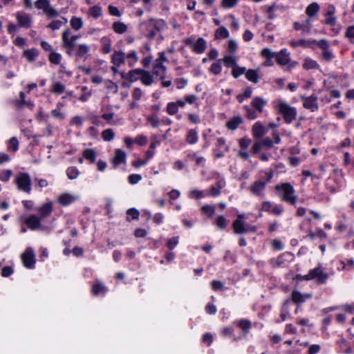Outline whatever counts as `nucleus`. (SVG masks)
I'll return each instance as SVG.
<instances>
[{
    "mask_svg": "<svg viewBox=\"0 0 354 354\" xmlns=\"http://www.w3.org/2000/svg\"><path fill=\"white\" fill-rule=\"evenodd\" d=\"M146 28V36L149 39H153L158 32L164 29L166 24L161 19H149L142 24Z\"/></svg>",
    "mask_w": 354,
    "mask_h": 354,
    "instance_id": "f257e3e1",
    "label": "nucleus"
},
{
    "mask_svg": "<svg viewBox=\"0 0 354 354\" xmlns=\"http://www.w3.org/2000/svg\"><path fill=\"white\" fill-rule=\"evenodd\" d=\"M277 190H281L283 195L281 199L286 202H288L292 205H295L297 201V196L295 195V189L293 187L288 183L278 185L275 187Z\"/></svg>",
    "mask_w": 354,
    "mask_h": 354,
    "instance_id": "f03ea898",
    "label": "nucleus"
},
{
    "mask_svg": "<svg viewBox=\"0 0 354 354\" xmlns=\"http://www.w3.org/2000/svg\"><path fill=\"white\" fill-rule=\"evenodd\" d=\"M278 109L279 113L283 115L286 122L290 124L296 118V110L290 106L288 104L280 102L279 103Z\"/></svg>",
    "mask_w": 354,
    "mask_h": 354,
    "instance_id": "7ed1b4c3",
    "label": "nucleus"
},
{
    "mask_svg": "<svg viewBox=\"0 0 354 354\" xmlns=\"http://www.w3.org/2000/svg\"><path fill=\"white\" fill-rule=\"evenodd\" d=\"M17 188L26 193L31 190V179L27 173H19L15 178Z\"/></svg>",
    "mask_w": 354,
    "mask_h": 354,
    "instance_id": "20e7f679",
    "label": "nucleus"
},
{
    "mask_svg": "<svg viewBox=\"0 0 354 354\" xmlns=\"http://www.w3.org/2000/svg\"><path fill=\"white\" fill-rule=\"evenodd\" d=\"M35 6L37 9L42 10L44 14L49 18L57 17L59 15V12L50 6L49 0H37Z\"/></svg>",
    "mask_w": 354,
    "mask_h": 354,
    "instance_id": "39448f33",
    "label": "nucleus"
},
{
    "mask_svg": "<svg viewBox=\"0 0 354 354\" xmlns=\"http://www.w3.org/2000/svg\"><path fill=\"white\" fill-rule=\"evenodd\" d=\"M70 35L71 31L69 30H66L62 33L63 47L66 50L68 55H71L75 46L76 40L80 37L78 35H73L71 37Z\"/></svg>",
    "mask_w": 354,
    "mask_h": 354,
    "instance_id": "423d86ee",
    "label": "nucleus"
},
{
    "mask_svg": "<svg viewBox=\"0 0 354 354\" xmlns=\"http://www.w3.org/2000/svg\"><path fill=\"white\" fill-rule=\"evenodd\" d=\"M306 281L317 279L319 283H324L328 279V274L324 273V272L319 268L310 270L306 277H305Z\"/></svg>",
    "mask_w": 354,
    "mask_h": 354,
    "instance_id": "0eeeda50",
    "label": "nucleus"
},
{
    "mask_svg": "<svg viewBox=\"0 0 354 354\" xmlns=\"http://www.w3.org/2000/svg\"><path fill=\"white\" fill-rule=\"evenodd\" d=\"M16 19L20 27L29 28L32 24V17L23 11L17 12L15 14Z\"/></svg>",
    "mask_w": 354,
    "mask_h": 354,
    "instance_id": "6e6552de",
    "label": "nucleus"
},
{
    "mask_svg": "<svg viewBox=\"0 0 354 354\" xmlns=\"http://www.w3.org/2000/svg\"><path fill=\"white\" fill-rule=\"evenodd\" d=\"M21 259L25 267L32 268L35 263V254L32 250L30 248H27L21 254Z\"/></svg>",
    "mask_w": 354,
    "mask_h": 354,
    "instance_id": "1a4fd4ad",
    "label": "nucleus"
},
{
    "mask_svg": "<svg viewBox=\"0 0 354 354\" xmlns=\"http://www.w3.org/2000/svg\"><path fill=\"white\" fill-rule=\"evenodd\" d=\"M303 106L311 111H315L318 109L317 97L315 95H311L309 97L301 96Z\"/></svg>",
    "mask_w": 354,
    "mask_h": 354,
    "instance_id": "9d476101",
    "label": "nucleus"
},
{
    "mask_svg": "<svg viewBox=\"0 0 354 354\" xmlns=\"http://www.w3.org/2000/svg\"><path fill=\"white\" fill-rule=\"evenodd\" d=\"M232 227L235 234H243L249 231L254 232L256 230L254 227H246L245 222L241 219H236L233 223Z\"/></svg>",
    "mask_w": 354,
    "mask_h": 354,
    "instance_id": "9b49d317",
    "label": "nucleus"
},
{
    "mask_svg": "<svg viewBox=\"0 0 354 354\" xmlns=\"http://www.w3.org/2000/svg\"><path fill=\"white\" fill-rule=\"evenodd\" d=\"M312 297V295L309 293L301 294L299 291L293 290L292 292V300L296 304H301L306 299Z\"/></svg>",
    "mask_w": 354,
    "mask_h": 354,
    "instance_id": "f8f14e48",
    "label": "nucleus"
},
{
    "mask_svg": "<svg viewBox=\"0 0 354 354\" xmlns=\"http://www.w3.org/2000/svg\"><path fill=\"white\" fill-rule=\"evenodd\" d=\"M275 57L277 63L281 66L286 65L290 60L286 49H283L279 53H277Z\"/></svg>",
    "mask_w": 354,
    "mask_h": 354,
    "instance_id": "ddd939ff",
    "label": "nucleus"
},
{
    "mask_svg": "<svg viewBox=\"0 0 354 354\" xmlns=\"http://www.w3.org/2000/svg\"><path fill=\"white\" fill-rule=\"evenodd\" d=\"M166 67L162 64V63H160L159 61H155L153 68V73L156 76H158L160 79L163 80L165 77V75L166 73Z\"/></svg>",
    "mask_w": 354,
    "mask_h": 354,
    "instance_id": "4468645a",
    "label": "nucleus"
},
{
    "mask_svg": "<svg viewBox=\"0 0 354 354\" xmlns=\"http://www.w3.org/2000/svg\"><path fill=\"white\" fill-rule=\"evenodd\" d=\"M266 187V183L264 181L259 180L254 182L250 187V192L255 195H262L263 191Z\"/></svg>",
    "mask_w": 354,
    "mask_h": 354,
    "instance_id": "2eb2a0df",
    "label": "nucleus"
},
{
    "mask_svg": "<svg viewBox=\"0 0 354 354\" xmlns=\"http://www.w3.org/2000/svg\"><path fill=\"white\" fill-rule=\"evenodd\" d=\"M267 104V101L261 97H255L252 101V107L259 113L263 111V106Z\"/></svg>",
    "mask_w": 354,
    "mask_h": 354,
    "instance_id": "dca6fc26",
    "label": "nucleus"
},
{
    "mask_svg": "<svg viewBox=\"0 0 354 354\" xmlns=\"http://www.w3.org/2000/svg\"><path fill=\"white\" fill-rule=\"evenodd\" d=\"M266 133L265 127L260 123L256 122L252 127V133L254 137L260 138Z\"/></svg>",
    "mask_w": 354,
    "mask_h": 354,
    "instance_id": "f3484780",
    "label": "nucleus"
},
{
    "mask_svg": "<svg viewBox=\"0 0 354 354\" xmlns=\"http://www.w3.org/2000/svg\"><path fill=\"white\" fill-rule=\"evenodd\" d=\"M335 12L334 6H330L328 11L326 13V19L324 23L329 26H334L336 24V18L333 16Z\"/></svg>",
    "mask_w": 354,
    "mask_h": 354,
    "instance_id": "a211bd4d",
    "label": "nucleus"
},
{
    "mask_svg": "<svg viewBox=\"0 0 354 354\" xmlns=\"http://www.w3.org/2000/svg\"><path fill=\"white\" fill-rule=\"evenodd\" d=\"M41 220V218L32 215L27 218L26 223L31 230H35L39 227Z\"/></svg>",
    "mask_w": 354,
    "mask_h": 354,
    "instance_id": "6ab92c4d",
    "label": "nucleus"
},
{
    "mask_svg": "<svg viewBox=\"0 0 354 354\" xmlns=\"http://www.w3.org/2000/svg\"><path fill=\"white\" fill-rule=\"evenodd\" d=\"M303 68L306 70L319 69V64L314 59L306 57L303 63Z\"/></svg>",
    "mask_w": 354,
    "mask_h": 354,
    "instance_id": "aec40b11",
    "label": "nucleus"
},
{
    "mask_svg": "<svg viewBox=\"0 0 354 354\" xmlns=\"http://www.w3.org/2000/svg\"><path fill=\"white\" fill-rule=\"evenodd\" d=\"M126 159L125 153L121 149H117L115 151V156L113 158L114 167H116L120 164L124 163Z\"/></svg>",
    "mask_w": 354,
    "mask_h": 354,
    "instance_id": "412c9836",
    "label": "nucleus"
},
{
    "mask_svg": "<svg viewBox=\"0 0 354 354\" xmlns=\"http://www.w3.org/2000/svg\"><path fill=\"white\" fill-rule=\"evenodd\" d=\"M206 46V41L202 37H200L194 44L193 50L196 53H202L205 51Z\"/></svg>",
    "mask_w": 354,
    "mask_h": 354,
    "instance_id": "4be33fe9",
    "label": "nucleus"
},
{
    "mask_svg": "<svg viewBox=\"0 0 354 354\" xmlns=\"http://www.w3.org/2000/svg\"><path fill=\"white\" fill-rule=\"evenodd\" d=\"M52 209H53V207H52V204L50 203H46L44 204L43 205H41L39 208V212L41 214L40 218L41 219H43L45 217H46L47 216H48L51 213Z\"/></svg>",
    "mask_w": 354,
    "mask_h": 354,
    "instance_id": "5701e85b",
    "label": "nucleus"
},
{
    "mask_svg": "<svg viewBox=\"0 0 354 354\" xmlns=\"http://www.w3.org/2000/svg\"><path fill=\"white\" fill-rule=\"evenodd\" d=\"M245 77L252 83L257 84L259 82V75L256 70L249 69L245 72Z\"/></svg>",
    "mask_w": 354,
    "mask_h": 354,
    "instance_id": "b1692460",
    "label": "nucleus"
},
{
    "mask_svg": "<svg viewBox=\"0 0 354 354\" xmlns=\"http://www.w3.org/2000/svg\"><path fill=\"white\" fill-rule=\"evenodd\" d=\"M228 37L229 32L224 26L218 28L214 32V38L216 39H225Z\"/></svg>",
    "mask_w": 354,
    "mask_h": 354,
    "instance_id": "393cba45",
    "label": "nucleus"
},
{
    "mask_svg": "<svg viewBox=\"0 0 354 354\" xmlns=\"http://www.w3.org/2000/svg\"><path fill=\"white\" fill-rule=\"evenodd\" d=\"M75 199L76 197L69 194H64L59 197V202L62 205H67L73 202Z\"/></svg>",
    "mask_w": 354,
    "mask_h": 354,
    "instance_id": "a878e982",
    "label": "nucleus"
},
{
    "mask_svg": "<svg viewBox=\"0 0 354 354\" xmlns=\"http://www.w3.org/2000/svg\"><path fill=\"white\" fill-rule=\"evenodd\" d=\"M113 63L119 66L124 62V53L122 52H115L112 55Z\"/></svg>",
    "mask_w": 354,
    "mask_h": 354,
    "instance_id": "bb28decb",
    "label": "nucleus"
},
{
    "mask_svg": "<svg viewBox=\"0 0 354 354\" xmlns=\"http://www.w3.org/2000/svg\"><path fill=\"white\" fill-rule=\"evenodd\" d=\"M241 122L242 118L240 116H236L228 121L226 124V126L229 129L234 130Z\"/></svg>",
    "mask_w": 354,
    "mask_h": 354,
    "instance_id": "cd10ccee",
    "label": "nucleus"
},
{
    "mask_svg": "<svg viewBox=\"0 0 354 354\" xmlns=\"http://www.w3.org/2000/svg\"><path fill=\"white\" fill-rule=\"evenodd\" d=\"M37 55L38 51L35 48L28 49L24 51V56L30 62H33Z\"/></svg>",
    "mask_w": 354,
    "mask_h": 354,
    "instance_id": "c85d7f7f",
    "label": "nucleus"
},
{
    "mask_svg": "<svg viewBox=\"0 0 354 354\" xmlns=\"http://www.w3.org/2000/svg\"><path fill=\"white\" fill-rule=\"evenodd\" d=\"M319 10V6L317 3H310L306 10V13L309 17L315 16Z\"/></svg>",
    "mask_w": 354,
    "mask_h": 354,
    "instance_id": "c756f323",
    "label": "nucleus"
},
{
    "mask_svg": "<svg viewBox=\"0 0 354 354\" xmlns=\"http://www.w3.org/2000/svg\"><path fill=\"white\" fill-rule=\"evenodd\" d=\"M140 79L142 82L147 86L151 85L153 82V77L150 73L143 70L140 74Z\"/></svg>",
    "mask_w": 354,
    "mask_h": 354,
    "instance_id": "7c9ffc66",
    "label": "nucleus"
},
{
    "mask_svg": "<svg viewBox=\"0 0 354 354\" xmlns=\"http://www.w3.org/2000/svg\"><path fill=\"white\" fill-rule=\"evenodd\" d=\"M113 28L115 32L122 34L127 31V26L122 22L116 21L113 23Z\"/></svg>",
    "mask_w": 354,
    "mask_h": 354,
    "instance_id": "2f4dec72",
    "label": "nucleus"
},
{
    "mask_svg": "<svg viewBox=\"0 0 354 354\" xmlns=\"http://www.w3.org/2000/svg\"><path fill=\"white\" fill-rule=\"evenodd\" d=\"M186 140L190 145L195 144L198 140L197 132L194 129L189 130L187 135Z\"/></svg>",
    "mask_w": 354,
    "mask_h": 354,
    "instance_id": "473e14b6",
    "label": "nucleus"
},
{
    "mask_svg": "<svg viewBox=\"0 0 354 354\" xmlns=\"http://www.w3.org/2000/svg\"><path fill=\"white\" fill-rule=\"evenodd\" d=\"M65 86L59 82H55L52 85L51 91L55 94H62L65 91Z\"/></svg>",
    "mask_w": 354,
    "mask_h": 354,
    "instance_id": "72a5a7b5",
    "label": "nucleus"
},
{
    "mask_svg": "<svg viewBox=\"0 0 354 354\" xmlns=\"http://www.w3.org/2000/svg\"><path fill=\"white\" fill-rule=\"evenodd\" d=\"M84 156L86 159L90 160L91 162L93 163L95 161L96 153L92 149H87L84 151Z\"/></svg>",
    "mask_w": 354,
    "mask_h": 354,
    "instance_id": "f704fd0d",
    "label": "nucleus"
},
{
    "mask_svg": "<svg viewBox=\"0 0 354 354\" xmlns=\"http://www.w3.org/2000/svg\"><path fill=\"white\" fill-rule=\"evenodd\" d=\"M102 137L104 141H111L115 137V133L111 129H107L102 132Z\"/></svg>",
    "mask_w": 354,
    "mask_h": 354,
    "instance_id": "c9c22d12",
    "label": "nucleus"
},
{
    "mask_svg": "<svg viewBox=\"0 0 354 354\" xmlns=\"http://www.w3.org/2000/svg\"><path fill=\"white\" fill-rule=\"evenodd\" d=\"M89 51V47L86 44H81L78 46L76 55L82 57Z\"/></svg>",
    "mask_w": 354,
    "mask_h": 354,
    "instance_id": "e433bc0d",
    "label": "nucleus"
},
{
    "mask_svg": "<svg viewBox=\"0 0 354 354\" xmlns=\"http://www.w3.org/2000/svg\"><path fill=\"white\" fill-rule=\"evenodd\" d=\"M224 64H225L226 66L227 67H230V66H234L235 65H236V59L234 57L233 55H226L224 57L223 59Z\"/></svg>",
    "mask_w": 354,
    "mask_h": 354,
    "instance_id": "4c0bfd02",
    "label": "nucleus"
},
{
    "mask_svg": "<svg viewBox=\"0 0 354 354\" xmlns=\"http://www.w3.org/2000/svg\"><path fill=\"white\" fill-rule=\"evenodd\" d=\"M210 71L214 75H218L221 72V59H219L212 64Z\"/></svg>",
    "mask_w": 354,
    "mask_h": 354,
    "instance_id": "58836bf2",
    "label": "nucleus"
},
{
    "mask_svg": "<svg viewBox=\"0 0 354 354\" xmlns=\"http://www.w3.org/2000/svg\"><path fill=\"white\" fill-rule=\"evenodd\" d=\"M232 75L234 77L237 78L242 74H245L246 68L245 67H240L235 65L232 68Z\"/></svg>",
    "mask_w": 354,
    "mask_h": 354,
    "instance_id": "ea45409f",
    "label": "nucleus"
},
{
    "mask_svg": "<svg viewBox=\"0 0 354 354\" xmlns=\"http://www.w3.org/2000/svg\"><path fill=\"white\" fill-rule=\"evenodd\" d=\"M89 14L94 18H98L102 15V9L99 6H94L89 9Z\"/></svg>",
    "mask_w": 354,
    "mask_h": 354,
    "instance_id": "a19ab883",
    "label": "nucleus"
},
{
    "mask_svg": "<svg viewBox=\"0 0 354 354\" xmlns=\"http://www.w3.org/2000/svg\"><path fill=\"white\" fill-rule=\"evenodd\" d=\"M82 24L83 23L80 18L74 17L71 19V26L76 30H80L82 27Z\"/></svg>",
    "mask_w": 354,
    "mask_h": 354,
    "instance_id": "79ce46f5",
    "label": "nucleus"
},
{
    "mask_svg": "<svg viewBox=\"0 0 354 354\" xmlns=\"http://www.w3.org/2000/svg\"><path fill=\"white\" fill-rule=\"evenodd\" d=\"M244 109L246 111L247 118L249 120H254L257 118V111L251 109L248 106H244Z\"/></svg>",
    "mask_w": 354,
    "mask_h": 354,
    "instance_id": "37998d69",
    "label": "nucleus"
},
{
    "mask_svg": "<svg viewBox=\"0 0 354 354\" xmlns=\"http://www.w3.org/2000/svg\"><path fill=\"white\" fill-rule=\"evenodd\" d=\"M64 21L60 20H54L53 21L48 27L51 28L52 30H57L59 29L63 24L67 22L66 19L64 18Z\"/></svg>",
    "mask_w": 354,
    "mask_h": 354,
    "instance_id": "c03bdc74",
    "label": "nucleus"
},
{
    "mask_svg": "<svg viewBox=\"0 0 354 354\" xmlns=\"http://www.w3.org/2000/svg\"><path fill=\"white\" fill-rule=\"evenodd\" d=\"M142 69H135L129 72V80L131 82L136 81L138 79V76L142 73Z\"/></svg>",
    "mask_w": 354,
    "mask_h": 354,
    "instance_id": "a18cd8bd",
    "label": "nucleus"
},
{
    "mask_svg": "<svg viewBox=\"0 0 354 354\" xmlns=\"http://www.w3.org/2000/svg\"><path fill=\"white\" fill-rule=\"evenodd\" d=\"M238 48V44L234 39H230L227 43V51L230 54L234 55Z\"/></svg>",
    "mask_w": 354,
    "mask_h": 354,
    "instance_id": "49530a36",
    "label": "nucleus"
},
{
    "mask_svg": "<svg viewBox=\"0 0 354 354\" xmlns=\"http://www.w3.org/2000/svg\"><path fill=\"white\" fill-rule=\"evenodd\" d=\"M67 176L70 179H75L79 176V171L77 168L71 167L67 169Z\"/></svg>",
    "mask_w": 354,
    "mask_h": 354,
    "instance_id": "de8ad7c7",
    "label": "nucleus"
},
{
    "mask_svg": "<svg viewBox=\"0 0 354 354\" xmlns=\"http://www.w3.org/2000/svg\"><path fill=\"white\" fill-rule=\"evenodd\" d=\"M12 171L10 169L2 170L0 171V180L3 182L8 181L12 176Z\"/></svg>",
    "mask_w": 354,
    "mask_h": 354,
    "instance_id": "09e8293b",
    "label": "nucleus"
},
{
    "mask_svg": "<svg viewBox=\"0 0 354 354\" xmlns=\"http://www.w3.org/2000/svg\"><path fill=\"white\" fill-rule=\"evenodd\" d=\"M178 108L175 102H169L167 106V111L170 115H174L178 112Z\"/></svg>",
    "mask_w": 354,
    "mask_h": 354,
    "instance_id": "8fccbe9b",
    "label": "nucleus"
},
{
    "mask_svg": "<svg viewBox=\"0 0 354 354\" xmlns=\"http://www.w3.org/2000/svg\"><path fill=\"white\" fill-rule=\"evenodd\" d=\"M313 43H316L317 46L323 50V51H325L326 50L329 49V44L326 39H321L318 41L314 40L313 41Z\"/></svg>",
    "mask_w": 354,
    "mask_h": 354,
    "instance_id": "3c124183",
    "label": "nucleus"
},
{
    "mask_svg": "<svg viewBox=\"0 0 354 354\" xmlns=\"http://www.w3.org/2000/svg\"><path fill=\"white\" fill-rule=\"evenodd\" d=\"M113 116H114V113L111 112V113H106L102 114V118L103 119H104L105 120H106L108 122V123H109L111 124H116L117 122L113 120Z\"/></svg>",
    "mask_w": 354,
    "mask_h": 354,
    "instance_id": "603ef678",
    "label": "nucleus"
},
{
    "mask_svg": "<svg viewBox=\"0 0 354 354\" xmlns=\"http://www.w3.org/2000/svg\"><path fill=\"white\" fill-rule=\"evenodd\" d=\"M127 214L128 215V217H127L128 221H130V219L129 218V216H131L132 219H138L139 217V215H140L139 212L134 208H131V209H128L127 212Z\"/></svg>",
    "mask_w": 354,
    "mask_h": 354,
    "instance_id": "864d4df0",
    "label": "nucleus"
},
{
    "mask_svg": "<svg viewBox=\"0 0 354 354\" xmlns=\"http://www.w3.org/2000/svg\"><path fill=\"white\" fill-rule=\"evenodd\" d=\"M189 196L191 198L199 199L204 197V193L203 191L194 189L189 192Z\"/></svg>",
    "mask_w": 354,
    "mask_h": 354,
    "instance_id": "5fc2aeb1",
    "label": "nucleus"
},
{
    "mask_svg": "<svg viewBox=\"0 0 354 354\" xmlns=\"http://www.w3.org/2000/svg\"><path fill=\"white\" fill-rule=\"evenodd\" d=\"M201 210L208 214L209 216H212L215 212L214 206H211L209 205H205L201 207Z\"/></svg>",
    "mask_w": 354,
    "mask_h": 354,
    "instance_id": "6e6d98bb",
    "label": "nucleus"
},
{
    "mask_svg": "<svg viewBox=\"0 0 354 354\" xmlns=\"http://www.w3.org/2000/svg\"><path fill=\"white\" fill-rule=\"evenodd\" d=\"M50 62L55 64H58L61 61V55L56 53H51L49 56Z\"/></svg>",
    "mask_w": 354,
    "mask_h": 354,
    "instance_id": "4d7b16f0",
    "label": "nucleus"
},
{
    "mask_svg": "<svg viewBox=\"0 0 354 354\" xmlns=\"http://www.w3.org/2000/svg\"><path fill=\"white\" fill-rule=\"evenodd\" d=\"M238 0H222L221 6L223 8H232L236 5Z\"/></svg>",
    "mask_w": 354,
    "mask_h": 354,
    "instance_id": "13d9d810",
    "label": "nucleus"
},
{
    "mask_svg": "<svg viewBox=\"0 0 354 354\" xmlns=\"http://www.w3.org/2000/svg\"><path fill=\"white\" fill-rule=\"evenodd\" d=\"M322 59L326 62H330L333 57V53L328 49L325 51H323L322 55Z\"/></svg>",
    "mask_w": 354,
    "mask_h": 354,
    "instance_id": "bf43d9fd",
    "label": "nucleus"
},
{
    "mask_svg": "<svg viewBox=\"0 0 354 354\" xmlns=\"http://www.w3.org/2000/svg\"><path fill=\"white\" fill-rule=\"evenodd\" d=\"M103 43L102 51L104 53H109L111 51V43L110 41L106 38L102 39Z\"/></svg>",
    "mask_w": 354,
    "mask_h": 354,
    "instance_id": "052dcab7",
    "label": "nucleus"
},
{
    "mask_svg": "<svg viewBox=\"0 0 354 354\" xmlns=\"http://www.w3.org/2000/svg\"><path fill=\"white\" fill-rule=\"evenodd\" d=\"M216 147L218 149H221L222 148H224L225 151H228L229 150V146L225 144V140L222 138H220L217 140Z\"/></svg>",
    "mask_w": 354,
    "mask_h": 354,
    "instance_id": "680f3d73",
    "label": "nucleus"
},
{
    "mask_svg": "<svg viewBox=\"0 0 354 354\" xmlns=\"http://www.w3.org/2000/svg\"><path fill=\"white\" fill-rule=\"evenodd\" d=\"M216 225L221 229H224L226 227V220L223 216H219L216 221Z\"/></svg>",
    "mask_w": 354,
    "mask_h": 354,
    "instance_id": "e2e57ef3",
    "label": "nucleus"
},
{
    "mask_svg": "<svg viewBox=\"0 0 354 354\" xmlns=\"http://www.w3.org/2000/svg\"><path fill=\"white\" fill-rule=\"evenodd\" d=\"M290 44L292 46V47H298V46H303V47H306L308 46L307 45V41L304 39H301L298 41H291L290 42Z\"/></svg>",
    "mask_w": 354,
    "mask_h": 354,
    "instance_id": "0e129e2a",
    "label": "nucleus"
},
{
    "mask_svg": "<svg viewBox=\"0 0 354 354\" xmlns=\"http://www.w3.org/2000/svg\"><path fill=\"white\" fill-rule=\"evenodd\" d=\"M105 288L101 283H96L93 287V292L94 295H97L100 292H104Z\"/></svg>",
    "mask_w": 354,
    "mask_h": 354,
    "instance_id": "69168bd1",
    "label": "nucleus"
},
{
    "mask_svg": "<svg viewBox=\"0 0 354 354\" xmlns=\"http://www.w3.org/2000/svg\"><path fill=\"white\" fill-rule=\"evenodd\" d=\"M261 55L267 58H272L273 57H275L276 54L271 51L269 48H263L261 53Z\"/></svg>",
    "mask_w": 354,
    "mask_h": 354,
    "instance_id": "338daca9",
    "label": "nucleus"
},
{
    "mask_svg": "<svg viewBox=\"0 0 354 354\" xmlns=\"http://www.w3.org/2000/svg\"><path fill=\"white\" fill-rule=\"evenodd\" d=\"M142 177L139 174H131L129 176V182L131 184H136L138 183Z\"/></svg>",
    "mask_w": 354,
    "mask_h": 354,
    "instance_id": "774afa93",
    "label": "nucleus"
}]
</instances>
